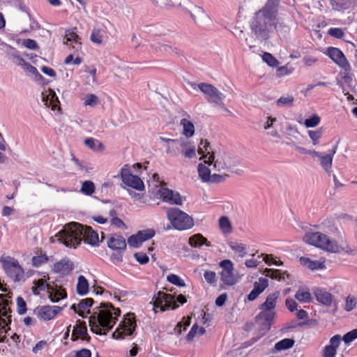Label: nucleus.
I'll return each mask as SVG.
<instances>
[{"instance_id":"0eeeda50","label":"nucleus","mask_w":357,"mask_h":357,"mask_svg":"<svg viewBox=\"0 0 357 357\" xmlns=\"http://www.w3.org/2000/svg\"><path fill=\"white\" fill-rule=\"evenodd\" d=\"M0 263L6 275L15 282L20 281L24 278V269L15 258L10 256L1 257Z\"/></svg>"},{"instance_id":"a19ab883","label":"nucleus","mask_w":357,"mask_h":357,"mask_svg":"<svg viewBox=\"0 0 357 357\" xmlns=\"http://www.w3.org/2000/svg\"><path fill=\"white\" fill-rule=\"evenodd\" d=\"M319 161L321 167L324 169V170L327 173H330L331 172L333 162L332 155L328 154H323L322 155H320Z\"/></svg>"},{"instance_id":"c756f323","label":"nucleus","mask_w":357,"mask_h":357,"mask_svg":"<svg viewBox=\"0 0 357 357\" xmlns=\"http://www.w3.org/2000/svg\"><path fill=\"white\" fill-rule=\"evenodd\" d=\"M107 39L106 31L100 27H94L90 36V40L96 45H102Z\"/></svg>"},{"instance_id":"052dcab7","label":"nucleus","mask_w":357,"mask_h":357,"mask_svg":"<svg viewBox=\"0 0 357 357\" xmlns=\"http://www.w3.org/2000/svg\"><path fill=\"white\" fill-rule=\"evenodd\" d=\"M47 261V257L45 255L35 256L32 258L33 266L38 267Z\"/></svg>"},{"instance_id":"09e8293b","label":"nucleus","mask_w":357,"mask_h":357,"mask_svg":"<svg viewBox=\"0 0 357 357\" xmlns=\"http://www.w3.org/2000/svg\"><path fill=\"white\" fill-rule=\"evenodd\" d=\"M321 121L320 117L314 114L308 119H306L304 122V125L307 128H314L319 124Z\"/></svg>"},{"instance_id":"393cba45","label":"nucleus","mask_w":357,"mask_h":357,"mask_svg":"<svg viewBox=\"0 0 357 357\" xmlns=\"http://www.w3.org/2000/svg\"><path fill=\"white\" fill-rule=\"evenodd\" d=\"M108 247L116 251H123L126 248V243L125 238L118 234H111L107 239Z\"/></svg>"},{"instance_id":"774afa93","label":"nucleus","mask_w":357,"mask_h":357,"mask_svg":"<svg viewBox=\"0 0 357 357\" xmlns=\"http://www.w3.org/2000/svg\"><path fill=\"white\" fill-rule=\"evenodd\" d=\"M128 243L130 246L137 248L139 247L142 242L139 239L137 234L132 235L128 239Z\"/></svg>"},{"instance_id":"6e6d98bb","label":"nucleus","mask_w":357,"mask_h":357,"mask_svg":"<svg viewBox=\"0 0 357 357\" xmlns=\"http://www.w3.org/2000/svg\"><path fill=\"white\" fill-rule=\"evenodd\" d=\"M268 280L264 278H261L259 280V282H255L254 284V289H257L259 294L264 291V290L268 286Z\"/></svg>"},{"instance_id":"3c124183","label":"nucleus","mask_w":357,"mask_h":357,"mask_svg":"<svg viewBox=\"0 0 357 357\" xmlns=\"http://www.w3.org/2000/svg\"><path fill=\"white\" fill-rule=\"evenodd\" d=\"M322 129L319 128L317 130H309L308 135L310 139L312 141L313 145H317L319 144V140L322 136Z\"/></svg>"},{"instance_id":"4c0bfd02","label":"nucleus","mask_w":357,"mask_h":357,"mask_svg":"<svg viewBox=\"0 0 357 357\" xmlns=\"http://www.w3.org/2000/svg\"><path fill=\"white\" fill-rule=\"evenodd\" d=\"M228 245L240 257H243L247 254L246 246L241 243L230 241Z\"/></svg>"},{"instance_id":"a878e982","label":"nucleus","mask_w":357,"mask_h":357,"mask_svg":"<svg viewBox=\"0 0 357 357\" xmlns=\"http://www.w3.org/2000/svg\"><path fill=\"white\" fill-rule=\"evenodd\" d=\"M341 342V336L335 335L333 336L329 341V344L326 345L323 349L324 357H335L337 354V349Z\"/></svg>"},{"instance_id":"603ef678","label":"nucleus","mask_w":357,"mask_h":357,"mask_svg":"<svg viewBox=\"0 0 357 357\" xmlns=\"http://www.w3.org/2000/svg\"><path fill=\"white\" fill-rule=\"evenodd\" d=\"M99 103V98L95 94L87 95L84 100V105H89L91 107H95Z\"/></svg>"},{"instance_id":"423d86ee","label":"nucleus","mask_w":357,"mask_h":357,"mask_svg":"<svg viewBox=\"0 0 357 357\" xmlns=\"http://www.w3.org/2000/svg\"><path fill=\"white\" fill-rule=\"evenodd\" d=\"M166 215L167 220L176 229L185 230L192 228L194 225L192 218L178 208H169Z\"/></svg>"},{"instance_id":"79ce46f5","label":"nucleus","mask_w":357,"mask_h":357,"mask_svg":"<svg viewBox=\"0 0 357 357\" xmlns=\"http://www.w3.org/2000/svg\"><path fill=\"white\" fill-rule=\"evenodd\" d=\"M295 341L293 339L285 338L275 344L276 351L286 350L291 348L294 345Z\"/></svg>"},{"instance_id":"0e129e2a","label":"nucleus","mask_w":357,"mask_h":357,"mask_svg":"<svg viewBox=\"0 0 357 357\" xmlns=\"http://www.w3.org/2000/svg\"><path fill=\"white\" fill-rule=\"evenodd\" d=\"M73 63L74 65H79L82 63V59L79 56H76L74 59L73 53L70 54L65 59L66 64H70Z\"/></svg>"},{"instance_id":"e2e57ef3","label":"nucleus","mask_w":357,"mask_h":357,"mask_svg":"<svg viewBox=\"0 0 357 357\" xmlns=\"http://www.w3.org/2000/svg\"><path fill=\"white\" fill-rule=\"evenodd\" d=\"M204 277L206 281L210 284H213L216 282V274L213 271H205L204 273Z\"/></svg>"},{"instance_id":"c03bdc74","label":"nucleus","mask_w":357,"mask_h":357,"mask_svg":"<svg viewBox=\"0 0 357 357\" xmlns=\"http://www.w3.org/2000/svg\"><path fill=\"white\" fill-rule=\"evenodd\" d=\"M331 6L334 10L340 11L349 7L348 0H330Z\"/></svg>"},{"instance_id":"c9c22d12","label":"nucleus","mask_w":357,"mask_h":357,"mask_svg":"<svg viewBox=\"0 0 357 357\" xmlns=\"http://www.w3.org/2000/svg\"><path fill=\"white\" fill-rule=\"evenodd\" d=\"M189 244L192 247H199L202 245H206L208 247H211V244L208 241L207 238L204 237L202 234H195L189 238Z\"/></svg>"},{"instance_id":"412c9836","label":"nucleus","mask_w":357,"mask_h":357,"mask_svg":"<svg viewBox=\"0 0 357 357\" xmlns=\"http://www.w3.org/2000/svg\"><path fill=\"white\" fill-rule=\"evenodd\" d=\"M63 44L73 49L75 52L79 51L82 45L81 38L71 29L66 31Z\"/></svg>"},{"instance_id":"6e6552de","label":"nucleus","mask_w":357,"mask_h":357,"mask_svg":"<svg viewBox=\"0 0 357 357\" xmlns=\"http://www.w3.org/2000/svg\"><path fill=\"white\" fill-rule=\"evenodd\" d=\"M350 72L351 70H344L340 73L342 80L338 82V84L341 86L344 95L347 96V100L356 104L357 101L354 102L355 100L354 95L357 94V84Z\"/></svg>"},{"instance_id":"69168bd1","label":"nucleus","mask_w":357,"mask_h":357,"mask_svg":"<svg viewBox=\"0 0 357 357\" xmlns=\"http://www.w3.org/2000/svg\"><path fill=\"white\" fill-rule=\"evenodd\" d=\"M134 256L135 259L141 264H146L149 262V257L144 252H137Z\"/></svg>"},{"instance_id":"338daca9","label":"nucleus","mask_w":357,"mask_h":357,"mask_svg":"<svg viewBox=\"0 0 357 357\" xmlns=\"http://www.w3.org/2000/svg\"><path fill=\"white\" fill-rule=\"evenodd\" d=\"M356 298L354 297H351V296H348L346 299V303H345V307H344V309L345 310L347 311H351V310H353L354 308V307L356 306Z\"/></svg>"},{"instance_id":"5fc2aeb1","label":"nucleus","mask_w":357,"mask_h":357,"mask_svg":"<svg viewBox=\"0 0 357 357\" xmlns=\"http://www.w3.org/2000/svg\"><path fill=\"white\" fill-rule=\"evenodd\" d=\"M264 274H265L266 276L269 277L272 279H277L278 280L284 279V277L282 276V274L280 273L278 270L266 268L264 271Z\"/></svg>"},{"instance_id":"5701e85b","label":"nucleus","mask_w":357,"mask_h":357,"mask_svg":"<svg viewBox=\"0 0 357 357\" xmlns=\"http://www.w3.org/2000/svg\"><path fill=\"white\" fill-rule=\"evenodd\" d=\"M189 13L193 21L199 24L202 25L208 21V15L206 13L204 10L197 6H192L189 10Z\"/></svg>"},{"instance_id":"e433bc0d","label":"nucleus","mask_w":357,"mask_h":357,"mask_svg":"<svg viewBox=\"0 0 357 357\" xmlns=\"http://www.w3.org/2000/svg\"><path fill=\"white\" fill-rule=\"evenodd\" d=\"M180 123L183 126V134L185 137H190L194 135L195 126L192 122L187 119H182Z\"/></svg>"},{"instance_id":"39448f33","label":"nucleus","mask_w":357,"mask_h":357,"mask_svg":"<svg viewBox=\"0 0 357 357\" xmlns=\"http://www.w3.org/2000/svg\"><path fill=\"white\" fill-rule=\"evenodd\" d=\"M274 20L258 11L255 14L250 21V26L251 33L256 40L264 42L269 38L273 30Z\"/></svg>"},{"instance_id":"37998d69","label":"nucleus","mask_w":357,"mask_h":357,"mask_svg":"<svg viewBox=\"0 0 357 357\" xmlns=\"http://www.w3.org/2000/svg\"><path fill=\"white\" fill-rule=\"evenodd\" d=\"M93 303V300L90 298L82 300L77 305V307L79 310V315L84 317L83 314L84 312H87L89 313V308L92 305Z\"/></svg>"},{"instance_id":"b1692460","label":"nucleus","mask_w":357,"mask_h":357,"mask_svg":"<svg viewBox=\"0 0 357 357\" xmlns=\"http://www.w3.org/2000/svg\"><path fill=\"white\" fill-rule=\"evenodd\" d=\"M42 99L46 107H50L52 110L60 109L58 97L53 90L49 89L43 93Z\"/></svg>"},{"instance_id":"72a5a7b5","label":"nucleus","mask_w":357,"mask_h":357,"mask_svg":"<svg viewBox=\"0 0 357 357\" xmlns=\"http://www.w3.org/2000/svg\"><path fill=\"white\" fill-rule=\"evenodd\" d=\"M218 225L220 231L224 235H228L232 232V225L227 216H221L219 218Z\"/></svg>"},{"instance_id":"aec40b11","label":"nucleus","mask_w":357,"mask_h":357,"mask_svg":"<svg viewBox=\"0 0 357 357\" xmlns=\"http://www.w3.org/2000/svg\"><path fill=\"white\" fill-rule=\"evenodd\" d=\"M5 297V295L0 294V327L1 329H5V327L11 322L10 310L8 307L9 301Z\"/></svg>"},{"instance_id":"f704fd0d","label":"nucleus","mask_w":357,"mask_h":357,"mask_svg":"<svg viewBox=\"0 0 357 357\" xmlns=\"http://www.w3.org/2000/svg\"><path fill=\"white\" fill-rule=\"evenodd\" d=\"M84 144L95 152L102 153L105 150L104 144L100 140L93 137L85 139Z\"/></svg>"},{"instance_id":"4be33fe9","label":"nucleus","mask_w":357,"mask_h":357,"mask_svg":"<svg viewBox=\"0 0 357 357\" xmlns=\"http://www.w3.org/2000/svg\"><path fill=\"white\" fill-rule=\"evenodd\" d=\"M78 339H81L86 342H89L91 339L90 336L87 333L86 323L80 321L79 320L77 321V324L73 327L71 335V340L76 341Z\"/></svg>"},{"instance_id":"49530a36","label":"nucleus","mask_w":357,"mask_h":357,"mask_svg":"<svg viewBox=\"0 0 357 357\" xmlns=\"http://www.w3.org/2000/svg\"><path fill=\"white\" fill-rule=\"evenodd\" d=\"M294 98L291 95L281 96L276 102L278 107H291Z\"/></svg>"},{"instance_id":"9d476101","label":"nucleus","mask_w":357,"mask_h":357,"mask_svg":"<svg viewBox=\"0 0 357 357\" xmlns=\"http://www.w3.org/2000/svg\"><path fill=\"white\" fill-rule=\"evenodd\" d=\"M136 326L134 314H128L120 323L119 327L113 333L112 335L116 339H124L133 333Z\"/></svg>"},{"instance_id":"ddd939ff","label":"nucleus","mask_w":357,"mask_h":357,"mask_svg":"<svg viewBox=\"0 0 357 357\" xmlns=\"http://www.w3.org/2000/svg\"><path fill=\"white\" fill-rule=\"evenodd\" d=\"M198 89L206 96L208 102L215 105L220 99H225V96L216 87L207 83L198 84Z\"/></svg>"},{"instance_id":"cd10ccee","label":"nucleus","mask_w":357,"mask_h":357,"mask_svg":"<svg viewBox=\"0 0 357 357\" xmlns=\"http://www.w3.org/2000/svg\"><path fill=\"white\" fill-rule=\"evenodd\" d=\"M280 0H268L265 6L258 12L262 13L266 16L275 20L278 13V7Z\"/></svg>"},{"instance_id":"8fccbe9b","label":"nucleus","mask_w":357,"mask_h":357,"mask_svg":"<svg viewBox=\"0 0 357 357\" xmlns=\"http://www.w3.org/2000/svg\"><path fill=\"white\" fill-rule=\"evenodd\" d=\"M139 239L143 243L151 238L155 235V231L153 229H146L144 231H139L137 232Z\"/></svg>"},{"instance_id":"2eb2a0df","label":"nucleus","mask_w":357,"mask_h":357,"mask_svg":"<svg viewBox=\"0 0 357 357\" xmlns=\"http://www.w3.org/2000/svg\"><path fill=\"white\" fill-rule=\"evenodd\" d=\"M326 54L343 70H351L347 58L340 49L330 47L326 50Z\"/></svg>"},{"instance_id":"c85d7f7f","label":"nucleus","mask_w":357,"mask_h":357,"mask_svg":"<svg viewBox=\"0 0 357 357\" xmlns=\"http://www.w3.org/2000/svg\"><path fill=\"white\" fill-rule=\"evenodd\" d=\"M74 268L73 263L68 259H62L54 264L53 271L62 275H66L71 273Z\"/></svg>"},{"instance_id":"bb28decb","label":"nucleus","mask_w":357,"mask_h":357,"mask_svg":"<svg viewBox=\"0 0 357 357\" xmlns=\"http://www.w3.org/2000/svg\"><path fill=\"white\" fill-rule=\"evenodd\" d=\"M47 293L49 298L53 303L59 302L61 299L67 297L66 290L56 284L55 286L47 287Z\"/></svg>"},{"instance_id":"4d7b16f0","label":"nucleus","mask_w":357,"mask_h":357,"mask_svg":"<svg viewBox=\"0 0 357 357\" xmlns=\"http://www.w3.org/2000/svg\"><path fill=\"white\" fill-rule=\"evenodd\" d=\"M22 45L27 49L32 50H37L39 49V46L36 41L30 38L22 40Z\"/></svg>"},{"instance_id":"1a4fd4ad","label":"nucleus","mask_w":357,"mask_h":357,"mask_svg":"<svg viewBox=\"0 0 357 357\" xmlns=\"http://www.w3.org/2000/svg\"><path fill=\"white\" fill-rule=\"evenodd\" d=\"M221 271L220 280L225 285L232 286L239 280V276L234 273V264L229 259H225L220 262Z\"/></svg>"},{"instance_id":"864d4df0","label":"nucleus","mask_w":357,"mask_h":357,"mask_svg":"<svg viewBox=\"0 0 357 357\" xmlns=\"http://www.w3.org/2000/svg\"><path fill=\"white\" fill-rule=\"evenodd\" d=\"M262 59L264 62H266L269 66L275 67L278 65V61L273 56V55L270 53L265 52L263 54Z\"/></svg>"},{"instance_id":"f8f14e48","label":"nucleus","mask_w":357,"mask_h":357,"mask_svg":"<svg viewBox=\"0 0 357 357\" xmlns=\"http://www.w3.org/2000/svg\"><path fill=\"white\" fill-rule=\"evenodd\" d=\"M153 307H160L161 311L167 309H176L178 305L176 304L175 298L173 295L158 291L157 295L153 297Z\"/></svg>"},{"instance_id":"4468645a","label":"nucleus","mask_w":357,"mask_h":357,"mask_svg":"<svg viewBox=\"0 0 357 357\" xmlns=\"http://www.w3.org/2000/svg\"><path fill=\"white\" fill-rule=\"evenodd\" d=\"M197 172L201 180L206 183H221L225 181L228 176L227 174H211V169L202 163L198 165Z\"/></svg>"},{"instance_id":"dca6fc26","label":"nucleus","mask_w":357,"mask_h":357,"mask_svg":"<svg viewBox=\"0 0 357 357\" xmlns=\"http://www.w3.org/2000/svg\"><path fill=\"white\" fill-rule=\"evenodd\" d=\"M62 310V307L56 305H43L36 307L35 312L40 320L46 321L54 319Z\"/></svg>"},{"instance_id":"ea45409f","label":"nucleus","mask_w":357,"mask_h":357,"mask_svg":"<svg viewBox=\"0 0 357 357\" xmlns=\"http://www.w3.org/2000/svg\"><path fill=\"white\" fill-rule=\"evenodd\" d=\"M46 279L41 278L38 280L33 281V286L32 287V292L35 295H38L41 291H44L45 289H47V287H51V285L46 283Z\"/></svg>"},{"instance_id":"20e7f679","label":"nucleus","mask_w":357,"mask_h":357,"mask_svg":"<svg viewBox=\"0 0 357 357\" xmlns=\"http://www.w3.org/2000/svg\"><path fill=\"white\" fill-rule=\"evenodd\" d=\"M305 243L319 248L331 253L344 252L354 255L357 253V249L349 245L347 242L338 244L337 241L331 240L328 236L321 232H307L303 237Z\"/></svg>"},{"instance_id":"6ab92c4d","label":"nucleus","mask_w":357,"mask_h":357,"mask_svg":"<svg viewBox=\"0 0 357 357\" xmlns=\"http://www.w3.org/2000/svg\"><path fill=\"white\" fill-rule=\"evenodd\" d=\"M176 148L180 149L181 153L186 158L196 157V147L194 143L187 139H177Z\"/></svg>"},{"instance_id":"7c9ffc66","label":"nucleus","mask_w":357,"mask_h":357,"mask_svg":"<svg viewBox=\"0 0 357 357\" xmlns=\"http://www.w3.org/2000/svg\"><path fill=\"white\" fill-rule=\"evenodd\" d=\"M300 264L307 268L314 271L324 269L325 268V260L312 261L308 257H302L299 259Z\"/></svg>"},{"instance_id":"680f3d73","label":"nucleus","mask_w":357,"mask_h":357,"mask_svg":"<svg viewBox=\"0 0 357 357\" xmlns=\"http://www.w3.org/2000/svg\"><path fill=\"white\" fill-rule=\"evenodd\" d=\"M17 311L20 314H24L26 311V304L24 299L18 297L17 299Z\"/></svg>"},{"instance_id":"a18cd8bd","label":"nucleus","mask_w":357,"mask_h":357,"mask_svg":"<svg viewBox=\"0 0 357 357\" xmlns=\"http://www.w3.org/2000/svg\"><path fill=\"white\" fill-rule=\"evenodd\" d=\"M295 298L303 303L310 302L312 299L310 291L305 289H299L295 294Z\"/></svg>"},{"instance_id":"de8ad7c7","label":"nucleus","mask_w":357,"mask_h":357,"mask_svg":"<svg viewBox=\"0 0 357 357\" xmlns=\"http://www.w3.org/2000/svg\"><path fill=\"white\" fill-rule=\"evenodd\" d=\"M80 191L86 195H91L95 191L94 183L91 181H85L82 183Z\"/></svg>"},{"instance_id":"13d9d810","label":"nucleus","mask_w":357,"mask_h":357,"mask_svg":"<svg viewBox=\"0 0 357 357\" xmlns=\"http://www.w3.org/2000/svg\"><path fill=\"white\" fill-rule=\"evenodd\" d=\"M357 338V329H354L347 333L342 337V340L345 344H349Z\"/></svg>"},{"instance_id":"bf43d9fd","label":"nucleus","mask_w":357,"mask_h":357,"mask_svg":"<svg viewBox=\"0 0 357 357\" xmlns=\"http://www.w3.org/2000/svg\"><path fill=\"white\" fill-rule=\"evenodd\" d=\"M167 280L178 287H184L185 285L184 281L181 279L178 275L174 274L169 275L167 278Z\"/></svg>"},{"instance_id":"f3484780","label":"nucleus","mask_w":357,"mask_h":357,"mask_svg":"<svg viewBox=\"0 0 357 357\" xmlns=\"http://www.w3.org/2000/svg\"><path fill=\"white\" fill-rule=\"evenodd\" d=\"M275 315L274 311L263 310L256 317V323L260 327L262 335L270 330Z\"/></svg>"},{"instance_id":"2f4dec72","label":"nucleus","mask_w":357,"mask_h":357,"mask_svg":"<svg viewBox=\"0 0 357 357\" xmlns=\"http://www.w3.org/2000/svg\"><path fill=\"white\" fill-rule=\"evenodd\" d=\"M314 294L319 303L328 306L331 305L333 296L329 292L321 289H317Z\"/></svg>"},{"instance_id":"a211bd4d","label":"nucleus","mask_w":357,"mask_h":357,"mask_svg":"<svg viewBox=\"0 0 357 357\" xmlns=\"http://www.w3.org/2000/svg\"><path fill=\"white\" fill-rule=\"evenodd\" d=\"M160 198L165 202L169 204L182 205L183 199L178 192L174 191L167 188L161 187L158 191Z\"/></svg>"},{"instance_id":"58836bf2","label":"nucleus","mask_w":357,"mask_h":357,"mask_svg":"<svg viewBox=\"0 0 357 357\" xmlns=\"http://www.w3.org/2000/svg\"><path fill=\"white\" fill-rule=\"evenodd\" d=\"M89 291V282L86 278L79 275L77 284V292L79 295H86Z\"/></svg>"},{"instance_id":"7ed1b4c3","label":"nucleus","mask_w":357,"mask_h":357,"mask_svg":"<svg viewBox=\"0 0 357 357\" xmlns=\"http://www.w3.org/2000/svg\"><path fill=\"white\" fill-rule=\"evenodd\" d=\"M199 154L207 153L208 160H204L205 164L213 165L215 170L219 172H228L232 170L238 165V161L225 150L218 148L212 151L210 144L207 140H202L197 150Z\"/></svg>"},{"instance_id":"f03ea898","label":"nucleus","mask_w":357,"mask_h":357,"mask_svg":"<svg viewBox=\"0 0 357 357\" xmlns=\"http://www.w3.org/2000/svg\"><path fill=\"white\" fill-rule=\"evenodd\" d=\"M120 310L115 308L111 303H101L89 318L91 330L99 335H105L116 324L120 316Z\"/></svg>"},{"instance_id":"f257e3e1","label":"nucleus","mask_w":357,"mask_h":357,"mask_svg":"<svg viewBox=\"0 0 357 357\" xmlns=\"http://www.w3.org/2000/svg\"><path fill=\"white\" fill-rule=\"evenodd\" d=\"M56 236L60 242L70 248H76L82 241L92 246H98L100 242L98 233L91 227L75 222L65 225Z\"/></svg>"},{"instance_id":"9b49d317","label":"nucleus","mask_w":357,"mask_h":357,"mask_svg":"<svg viewBox=\"0 0 357 357\" xmlns=\"http://www.w3.org/2000/svg\"><path fill=\"white\" fill-rule=\"evenodd\" d=\"M119 174L123 183L126 186L139 191L144 190V182L139 176L133 175L130 172L128 165H125L121 169Z\"/></svg>"},{"instance_id":"473e14b6","label":"nucleus","mask_w":357,"mask_h":357,"mask_svg":"<svg viewBox=\"0 0 357 357\" xmlns=\"http://www.w3.org/2000/svg\"><path fill=\"white\" fill-rule=\"evenodd\" d=\"M279 296L280 293L278 291L268 295L265 302L261 305L260 308L263 310L273 311L272 310L275 307L276 301Z\"/></svg>"}]
</instances>
